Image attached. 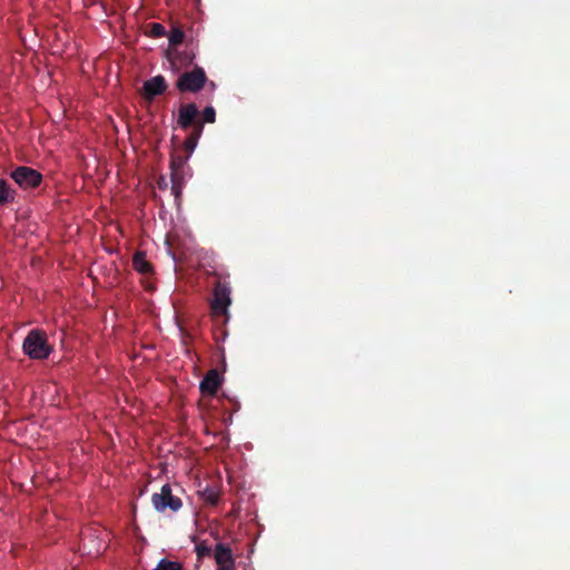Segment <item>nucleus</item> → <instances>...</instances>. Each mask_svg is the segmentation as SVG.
Masks as SVG:
<instances>
[{"mask_svg": "<svg viewBox=\"0 0 570 570\" xmlns=\"http://www.w3.org/2000/svg\"><path fill=\"white\" fill-rule=\"evenodd\" d=\"M190 156L181 150H174L170 155V168H186L187 161Z\"/></svg>", "mask_w": 570, "mask_h": 570, "instance_id": "14", "label": "nucleus"}, {"mask_svg": "<svg viewBox=\"0 0 570 570\" xmlns=\"http://www.w3.org/2000/svg\"><path fill=\"white\" fill-rule=\"evenodd\" d=\"M10 177L22 189H30L38 187L42 181V175L27 166H19L10 173Z\"/></svg>", "mask_w": 570, "mask_h": 570, "instance_id": "5", "label": "nucleus"}, {"mask_svg": "<svg viewBox=\"0 0 570 570\" xmlns=\"http://www.w3.org/2000/svg\"><path fill=\"white\" fill-rule=\"evenodd\" d=\"M175 60H179V62L184 66H188L193 62L194 56L184 52V53H176Z\"/></svg>", "mask_w": 570, "mask_h": 570, "instance_id": "21", "label": "nucleus"}, {"mask_svg": "<svg viewBox=\"0 0 570 570\" xmlns=\"http://www.w3.org/2000/svg\"><path fill=\"white\" fill-rule=\"evenodd\" d=\"M22 348L32 360H46L52 352V346L48 343L46 332L41 330H31L23 341Z\"/></svg>", "mask_w": 570, "mask_h": 570, "instance_id": "3", "label": "nucleus"}, {"mask_svg": "<svg viewBox=\"0 0 570 570\" xmlns=\"http://www.w3.org/2000/svg\"><path fill=\"white\" fill-rule=\"evenodd\" d=\"M183 490L179 485L164 484L159 492L151 495V503L154 509L159 513L171 512L176 513L183 508V500L178 495Z\"/></svg>", "mask_w": 570, "mask_h": 570, "instance_id": "2", "label": "nucleus"}, {"mask_svg": "<svg viewBox=\"0 0 570 570\" xmlns=\"http://www.w3.org/2000/svg\"><path fill=\"white\" fill-rule=\"evenodd\" d=\"M163 186H167V183H160L159 181V187L163 188Z\"/></svg>", "mask_w": 570, "mask_h": 570, "instance_id": "23", "label": "nucleus"}, {"mask_svg": "<svg viewBox=\"0 0 570 570\" xmlns=\"http://www.w3.org/2000/svg\"><path fill=\"white\" fill-rule=\"evenodd\" d=\"M203 134V124H198L194 130L188 135L186 140L184 141L183 148L180 149L183 153L191 156L194 153L198 140Z\"/></svg>", "mask_w": 570, "mask_h": 570, "instance_id": "11", "label": "nucleus"}, {"mask_svg": "<svg viewBox=\"0 0 570 570\" xmlns=\"http://www.w3.org/2000/svg\"><path fill=\"white\" fill-rule=\"evenodd\" d=\"M149 33L154 38H160L166 35V29L161 23L154 22L149 26Z\"/></svg>", "mask_w": 570, "mask_h": 570, "instance_id": "18", "label": "nucleus"}, {"mask_svg": "<svg viewBox=\"0 0 570 570\" xmlns=\"http://www.w3.org/2000/svg\"><path fill=\"white\" fill-rule=\"evenodd\" d=\"M222 384V379L216 368L209 370L200 381L199 389L203 394L215 395Z\"/></svg>", "mask_w": 570, "mask_h": 570, "instance_id": "9", "label": "nucleus"}, {"mask_svg": "<svg viewBox=\"0 0 570 570\" xmlns=\"http://www.w3.org/2000/svg\"><path fill=\"white\" fill-rule=\"evenodd\" d=\"M177 124L184 130L189 128L194 130L198 124H203L199 120V110L197 106L195 104L181 105L178 110Z\"/></svg>", "mask_w": 570, "mask_h": 570, "instance_id": "6", "label": "nucleus"}, {"mask_svg": "<svg viewBox=\"0 0 570 570\" xmlns=\"http://www.w3.org/2000/svg\"><path fill=\"white\" fill-rule=\"evenodd\" d=\"M185 177L186 168H170L171 191L176 198L181 194Z\"/></svg>", "mask_w": 570, "mask_h": 570, "instance_id": "10", "label": "nucleus"}, {"mask_svg": "<svg viewBox=\"0 0 570 570\" xmlns=\"http://www.w3.org/2000/svg\"><path fill=\"white\" fill-rule=\"evenodd\" d=\"M207 80L205 70L196 66L193 70L185 71L178 77L176 87L180 92L195 94L205 87Z\"/></svg>", "mask_w": 570, "mask_h": 570, "instance_id": "4", "label": "nucleus"}, {"mask_svg": "<svg viewBox=\"0 0 570 570\" xmlns=\"http://www.w3.org/2000/svg\"><path fill=\"white\" fill-rule=\"evenodd\" d=\"M132 266L138 273L144 275H148L153 272V266L147 261L146 255L142 252H138L134 255Z\"/></svg>", "mask_w": 570, "mask_h": 570, "instance_id": "12", "label": "nucleus"}, {"mask_svg": "<svg viewBox=\"0 0 570 570\" xmlns=\"http://www.w3.org/2000/svg\"><path fill=\"white\" fill-rule=\"evenodd\" d=\"M219 491H217L214 488H205L203 491H200V497L204 500L206 504L209 505H216L219 501Z\"/></svg>", "mask_w": 570, "mask_h": 570, "instance_id": "15", "label": "nucleus"}, {"mask_svg": "<svg viewBox=\"0 0 570 570\" xmlns=\"http://www.w3.org/2000/svg\"><path fill=\"white\" fill-rule=\"evenodd\" d=\"M167 87V81L164 76H155L144 82L142 96L146 100L153 101L157 96L165 94Z\"/></svg>", "mask_w": 570, "mask_h": 570, "instance_id": "7", "label": "nucleus"}, {"mask_svg": "<svg viewBox=\"0 0 570 570\" xmlns=\"http://www.w3.org/2000/svg\"><path fill=\"white\" fill-rule=\"evenodd\" d=\"M16 199V190L7 183V180L0 178V206L13 203Z\"/></svg>", "mask_w": 570, "mask_h": 570, "instance_id": "13", "label": "nucleus"}, {"mask_svg": "<svg viewBox=\"0 0 570 570\" xmlns=\"http://www.w3.org/2000/svg\"><path fill=\"white\" fill-rule=\"evenodd\" d=\"M163 186H167V183H160L159 181V187L163 188Z\"/></svg>", "mask_w": 570, "mask_h": 570, "instance_id": "22", "label": "nucleus"}, {"mask_svg": "<svg viewBox=\"0 0 570 570\" xmlns=\"http://www.w3.org/2000/svg\"><path fill=\"white\" fill-rule=\"evenodd\" d=\"M155 570H183L179 562L161 559Z\"/></svg>", "mask_w": 570, "mask_h": 570, "instance_id": "17", "label": "nucleus"}, {"mask_svg": "<svg viewBox=\"0 0 570 570\" xmlns=\"http://www.w3.org/2000/svg\"><path fill=\"white\" fill-rule=\"evenodd\" d=\"M184 32L179 29H175L171 31L170 36H169V43L171 46H177V45H180L184 40Z\"/></svg>", "mask_w": 570, "mask_h": 570, "instance_id": "19", "label": "nucleus"}, {"mask_svg": "<svg viewBox=\"0 0 570 570\" xmlns=\"http://www.w3.org/2000/svg\"><path fill=\"white\" fill-rule=\"evenodd\" d=\"M199 120L203 122V125H204L205 122H207V124H214V122H215V120H216V110H215V108H214V107H212V106L206 107V108L203 110V112H202V115H200V117H199Z\"/></svg>", "mask_w": 570, "mask_h": 570, "instance_id": "16", "label": "nucleus"}, {"mask_svg": "<svg viewBox=\"0 0 570 570\" xmlns=\"http://www.w3.org/2000/svg\"><path fill=\"white\" fill-rule=\"evenodd\" d=\"M214 558L218 564L217 570H234L235 560L233 558L232 549L224 543L216 544Z\"/></svg>", "mask_w": 570, "mask_h": 570, "instance_id": "8", "label": "nucleus"}, {"mask_svg": "<svg viewBox=\"0 0 570 570\" xmlns=\"http://www.w3.org/2000/svg\"><path fill=\"white\" fill-rule=\"evenodd\" d=\"M212 552V549L209 546H207L205 542H202L196 546V553L198 558H204L206 556H209Z\"/></svg>", "mask_w": 570, "mask_h": 570, "instance_id": "20", "label": "nucleus"}, {"mask_svg": "<svg viewBox=\"0 0 570 570\" xmlns=\"http://www.w3.org/2000/svg\"><path fill=\"white\" fill-rule=\"evenodd\" d=\"M232 288L228 282L218 278L213 289V299L210 302L212 315L216 322L226 324L229 321L228 308L232 304Z\"/></svg>", "mask_w": 570, "mask_h": 570, "instance_id": "1", "label": "nucleus"}]
</instances>
